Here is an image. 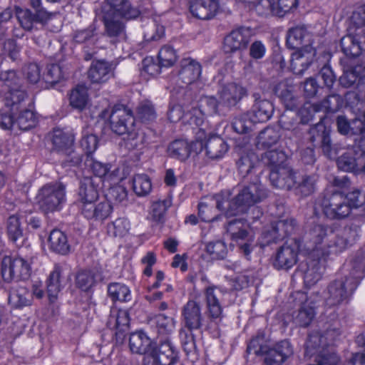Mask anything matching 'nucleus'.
I'll return each mask as SVG.
<instances>
[{
	"instance_id": "obj_45",
	"label": "nucleus",
	"mask_w": 365,
	"mask_h": 365,
	"mask_svg": "<svg viewBox=\"0 0 365 365\" xmlns=\"http://www.w3.org/2000/svg\"><path fill=\"white\" fill-rule=\"evenodd\" d=\"M287 155L279 149L269 150L262 155V163L272 169L279 168V167L288 166L286 164Z\"/></svg>"
},
{
	"instance_id": "obj_22",
	"label": "nucleus",
	"mask_w": 365,
	"mask_h": 365,
	"mask_svg": "<svg viewBox=\"0 0 365 365\" xmlns=\"http://www.w3.org/2000/svg\"><path fill=\"white\" fill-rule=\"evenodd\" d=\"M316 49L309 43L292 54L290 68L296 75L302 76L313 63Z\"/></svg>"
},
{
	"instance_id": "obj_61",
	"label": "nucleus",
	"mask_w": 365,
	"mask_h": 365,
	"mask_svg": "<svg viewBox=\"0 0 365 365\" xmlns=\"http://www.w3.org/2000/svg\"><path fill=\"white\" fill-rule=\"evenodd\" d=\"M137 116L143 123L153 121L156 118L153 106L150 102L141 103L137 109Z\"/></svg>"
},
{
	"instance_id": "obj_32",
	"label": "nucleus",
	"mask_w": 365,
	"mask_h": 365,
	"mask_svg": "<svg viewBox=\"0 0 365 365\" xmlns=\"http://www.w3.org/2000/svg\"><path fill=\"white\" fill-rule=\"evenodd\" d=\"M107 324L110 329H115V335L117 338H123V333L129 328L130 317L128 312L123 309L111 311Z\"/></svg>"
},
{
	"instance_id": "obj_25",
	"label": "nucleus",
	"mask_w": 365,
	"mask_h": 365,
	"mask_svg": "<svg viewBox=\"0 0 365 365\" xmlns=\"http://www.w3.org/2000/svg\"><path fill=\"white\" fill-rule=\"evenodd\" d=\"M254 103L251 110L248 112L254 121L257 123H265L269 120L274 113L272 103L265 98H262L259 93L252 94Z\"/></svg>"
},
{
	"instance_id": "obj_56",
	"label": "nucleus",
	"mask_w": 365,
	"mask_h": 365,
	"mask_svg": "<svg viewBox=\"0 0 365 365\" xmlns=\"http://www.w3.org/2000/svg\"><path fill=\"white\" fill-rule=\"evenodd\" d=\"M251 11H255L259 16H274V4L271 0H252L247 2Z\"/></svg>"
},
{
	"instance_id": "obj_9",
	"label": "nucleus",
	"mask_w": 365,
	"mask_h": 365,
	"mask_svg": "<svg viewBox=\"0 0 365 365\" xmlns=\"http://www.w3.org/2000/svg\"><path fill=\"white\" fill-rule=\"evenodd\" d=\"M321 205L324 215L331 220H341L351 214L344 194L333 187L325 190Z\"/></svg>"
},
{
	"instance_id": "obj_38",
	"label": "nucleus",
	"mask_w": 365,
	"mask_h": 365,
	"mask_svg": "<svg viewBox=\"0 0 365 365\" xmlns=\"http://www.w3.org/2000/svg\"><path fill=\"white\" fill-rule=\"evenodd\" d=\"M204 148L206 155L211 160H219L224 157L229 147L223 138L218 135L210 136Z\"/></svg>"
},
{
	"instance_id": "obj_3",
	"label": "nucleus",
	"mask_w": 365,
	"mask_h": 365,
	"mask_svg": "<svg viewBox=\"0 0 365 365\" xmlns=\"http://www.w3.org/2000/svg\"><path fill=\"white\" fill-rule=\"evenodd\" d=\"M266 197L265 188L255 176L252 182L239 187L237 194L232 200L229 190L222 191L217 195L216 207L225 217H230L247 212L251 207Z\"/></svg>"
},
{
	"instance_id": "obj_62",
	"label": "nucleus",
	"mask_w": 365,
	"mask_h": 365,
	"mask_svg": "<svg viewBox=\"0 0 365 365\" xmlns=\"http://www.w3.org/2000/svg\"><path fill=\"white\" fill-rule=\"evenodd\" d=\"M274 4V16L283 17L286 14L297 9L298 0H277Z\"/></svg>"
},
{
	"instance_id": "obj_19",
	"label": "nucleus",
	"mask_w": 365,
	"mask_h": 365,
	"mask_svg": "<svg viewBox=\"0 0 365 365\" xmlns=\"http://www.w3.org/2000/svg\"><path fill=\"white\" fill-rule=\"evenodd\" d=\"M102 13H109L113 17L125 20L134 19L140 14V10L133 6L128 0H105Z\"/></svg>"
},
{
	"instance_id": "obj_36",
	"label": "nucleus",
	"mask_w": 365,
	"mask_h": 365,
	"mask_svg": "<svg viewBox=\"0 0 365 365\" xmlns=\"http://www.w3.org/2000/svg\"><path fill=\"white\" fill-rule=\"evenodd\" d=\"M154 344L143 331H136L130 335L129 347L134 354H146L153 349Z\"/></svg>"
},
{
	"instance_id": "obj_49",
	"label": "nucleus",
	"mask_w": 365,
	"mask_h": 365,
	"mask_svg": "<svg viewBox=\"0 0 365 365\" xmlns=\"http://www.w3.org/2000/svg\"><path fill=\"white\" fill-rule=\"evenodd\" d=\"M108 295L112 301L123 302L131 300V292L128 286L119 282H112L108 285Z\"/></svg>"
},
{
	"instance_id": "obj_40",
	"label": "nucleus",
	"mask_w": 365,
	"mask_h": 365,
	"mask_svg": "<svg viewBox=\"0 0 365 365\" xmlns=\"http://www.w3.org/2000/svg\"><path fill=\"white\" fill-rule=\"evenodd\" d=\"M153 351H155L161 365H174L178 360V352L168 340L162 342L158 347H155L154 344Z\"/></svg>"
},
{
	"instance_id": "obj_24",
	"label": "nucleus",
	"mask_w": 365,
	"mask_h": 365,
	"mask_svg": "<svg viewBox=\"0 0 365 365\" xmlns=\"http://www.w3.org/2000/svg\"><path fill=\"white\" fill-rule=\"evenodd\" d=\"M297 173L289 166L272 169L269 173V180L276 188L290 190L297 183Z\"/></svg>"
},
{
	"instance_id": "obj_39",
	"label": "nucleus",
	"mask_w": 365,
	"mask_h": 365,
	"mask_svg": "<svg viewBox=\"0 0 365 365\" xmlns=\"http://www.w3.org/2000/svg\"><path fill=\"white\" fill-rule=\"evenodd\" d=\"M48 246L52 252L61 255H68L71 251L67 236L64 232L57 229H54L50 232Z\"/></svg>"
},
{
	"instance_id": "obj_44",
	"label": "nucleus",
	"mask_w": 365,
	"mask_h": 365,
	"mask_svg": "<svg viewBox=\"0 0 365 365\" xmlns=\"http://www.w3.org/2000/svg\"><path fill=\"white\" fill-rule=\"evenodd\" d=\"M74 138L67 131L57 128L53 130L52 143L53 148L58 153H64L73 147Z\"/></svg>"
},
{
	"instance_id": "obj_63",
	"label": "nucleus",
	"mask_w": 365,
	"mask_h": 365,
	"mask_svg": "<svg viewBox=\"0 0 365 365\" xmlns=\"http://www.w3.org/2000/svg\"><path fill=\"white\" fill-rule=\"evenodd\" d=\"M64 76V73L59 64L52 63L47 66L46 73L43 76V80L51 84L59 82Z\"/></svg>"
},
{
	"instance_id": "obj_51",
	"label": "nucleus",
	"mask_w": 365,
	"mask_h": 365,
	"mask_svg": "<svg viewBox=\"0 0 365 365\" xmlns=\"http://www.w3.org/2000/svg\"><path fill=\"white\" fill-rule=\"evenodd\" d=\"M257 123L249 113L235 117L232 123L234 130L240 134L248 133L252 131Z\"/></svg>"
},
{
	"instance_id": "obj_12",
	"label": "nucleus",
	"mask_w": 365,
	"mask_h": 365,
	"mask_svg": "<svg viewBox=\"0 0 365 365\" xmlns=\"http://www.w3.org/2000/svg\"><path fill=\"white\" fill-rule=\"evenodd\" d=\"M302 250L308 255L306 261V268L303 269L304 281L307 286L315 284L322 277L324 264L329 256H316L313 251L307 249L304 242V235L302 237Z\"/></svg>"
},
{
	"instance_id": "obj_6",
	"label": "nucleus",
	"mask_w": 365,
	"mask_h": 365,
	"mask_svg": "<svg viewBox=\"0 0 365 365\" xmlns=\"http://www.w3.org/2000/svg\"><path fill=\"white\" fill-rule=\"evenodd\" d=\"M35 257L32 253L24 255L20 250L16 257L5 256L1 261V276L4 282L26 280L32 272L31 264Z\"/></svg>"
},
{
	"instance_id": "obj_43",
	"label": "nucleus",
	"mask_w": 365,
	"mask_h": 365,
	"mask_svg": "<svg viewBox=\"0 0 365 365\" xmlns=\"http://www.w3.org/2000/svg\"><path fill=\"white\" fill-rule=\"evenodd\" d=\"M309 37V34L304 26H297L288 30L286 43L289 48L300 49Z\"/></svg>"
},
{
	"instance_id": "obj_53",
	"label": "nucleus",
	"mask_w": 365,
	"mask_h": 365,
	"mask_svg": "<svg viewBox=\"0 0 365 365\" xmlns=\"http://www.w3.org/2000/svg\"><path fill=\"white\" fill-rule=\"evenodd\" d=\"M133 189L138 196L147 195L152 189L150 179L147 175L137 174L133 178Z\"/></svg>"
},
{
	"instance_id": "obj_41",
	"label": "nucleus",
	"mask_w": 365,
	"mask_h": 365,
	"mask_svg": "<svg viewBox=\"0 0 365 365\" xmlns=\"http://www.w3.org/2000/svg\"><path fill=\"white\" fill-rule=\"evenodd\" d=\"M340 45L342 52L349 58L359 56L365 47L362 46L359 35H347L341 38Z\"/></svg>"
},
{
	"instance_id": "obj_21",
	"label": "nucleus",
	"mask_w": 365,
	"mask_h": 365,
	"mask_svg": "<svg viewBox=\"0 0 365 365\" xmlns=\"http://www.w3.org/2000/svg\"><path fill=\"white\" fill-rule=\"evenodd\" d=\"M202 151L200 142H188L178 139L170 143L168 148V155L180 162H185L192 153L198 154Z\"/></svg>"
},
{
	"instance_id": "obj_60",
	"label": "nucleus",
	"mask_w": 365,
	"mask_h": 365,
	"mask_svg": "<svg viewBox=\"0 0 365 365\" xmlns=\"http://www.w3.org/2000/svg\"><path fill=\"white\" fill-rule=\"evenodd\" d=\"M80 145L87 156L93 154L98 148V138L96 135L89 134L88 131L82 132Z\"/></svg>"
},
{
	"instance_id": "obj_1",
	"label": "nucleus",
	"mask_w": 365,
	"mask_h": 365,
	"mask_svg": "<svg viewBox=\"0 0 365 365\" xmlns=\"http://www.w3.org/2000/svg\"><path fill=\"white\" fill-rule=\"evenodd\" d=\"M228 292L225 287L211 284L203 289L205 312H202L200 302L189 299L181 308V324L190 330L202 331L218 325L224 319L223 296Z\"/></svg>"
},
{
	"instance_id": "obj_2",
	"label": "nucleus",
	"mask_w": 365,
	"mask_h": 365,
	"mask_svg": "<svg viewBox=\"0 0 365 365\" xmlns=\"http://www.w3.org/2000/svg\"><path fill=\"white\" fill-rule=\"evenodd\" d=\"M361 227L351 223L336 230L334 226L317 223L309 226L304 232L306 247L316 256L336 255L353 245L360 237Z\"/></svg>"
},
{
	"instance_id": "obj_59",
	"label": "nucleus",
	"mask_w": 365,
	"mask_h": 365,
	"mask_svg": "<svg viewBox=\"0 0 365 365\" xmlns=\"http://www.w3.org/2000/svg\"><path fill=\"white\" fill-rule=\"evenodd\" d=\"M158 60L161 66H172L177 61L176 52L172 46H164L158 52Z\"/></svg>"
},
{
	"instance_id": "obj_8",
	"label": "nucleus",
	"mask_w": 365,
	"mask_h": 365,
	"mask_svg": "<svg viewBox=\"0 0 365 365\" xmlns=\"http://www.w3.org/2000/svg\"><path fill=\"white\" fill-rule=\"evenodd\" d=\"M27 97L21 85V80L14 70L2 71L0 73V99L7 107L14 108L21 104Z\"/></svg>"
},
{
	"instance_id": "obj_15",
	"label": "nucleus",
	"mask_w": 365,
	"mask_h": 365,
	"mask_svg": "<svg viewBox=\"0 0 365 365\" xmlns=\"http://www.w3.org/2000/svg\"><path fill=\"white\" fill-rule=\"evenodd\" d=\"M299 252L304 254L302 250V239L294 240L290 243L286 242L278 249L273 263L274 267L277 269H290L297 263Z\"/></svg>"
},
{
	"instance_id": "obj_52",
	"label": "nucleus",
	"mask_w": 365,
	"mask_h": 365,
	"mask_svg": "<svg viewBox=\"0 0 365 365\" xmlns=\"http://www.w3.org/2000/svg\"><path fill=\"white\" fill-rule=\"evenodd\" d=\"M279 130L267 127L262 130L258 135V144L262 148H270L277 144L280 138Z\"/></svg>"
},
{
	"instance_id": "obj_18",
	"label": "nucleus",
	"mask_w": 365,
	"mask_h": 365,
	"mask_svg": "<svg viewBox=\"0 0 365 365\" xmlns=\"http://www.w3.org/2000/svg\"><path fill=\"white\" fill-rule=\"evenodd\" d=\"M310 141L314 146L319 145L324 154L329 158H335L336 149L330 138V130L320 120L310 128Z\"/></svg>"
},
{
	"instance_id": "obj_11",
	"label": "nucleus",
	"mask_w": 365,
	"mask_h": 365,
	"mask_svg": "<svg viewBox=\"0 0 365 365\" xmlns=\"http://www.w3.org/2000/svg\"><path fill=\"white\" fill-rule=\"evenodd\" d=\"M312 296L308 297L304 292H297L294 294L296 305L299 306L297 312L293 315L294 322L302 327H308L315 317L316 299Z\"/></svg>"
},
{
	"instance_id": "obj_30",
	"label": "nucleus",
	"mask_w": 365,
	"mask_h": 365,
	"mask_svg": "<svg viewBox=\"0 0 365 365\" xmlns=\"http://www.w3.org/2000/svg\"><path fill=\"white\" fill-rule=\"evenodd\" d=\"M294 86L292 81L285 79L277 83L274 88V93L279 98L287 110L298 108V98L294 95Z\"/></svg>"
},
{
	"instance_id": "obj_35",
	"label": "nucleus",
	"mask_w": 365,
	"mask_h": 365,
	"mask_svg": "<svg viewBox=\"0 0 365 365\" xmlns=\"http://www.w3.org/2000/svg\"><path fill=\"white\" fill-rule=\"evenodd\" d=\"M104 34L110 38H123L125 34V24L123 19L113 17L109 13L103 14Z\"/></svg>"
},
{
	"instance_id": "obj_31",
	"label": "nucleus",
	"mask_w": 365,
	"mask_h": 365,
	"mask_svg": "<svg viewBox=\"0 0 365 365\" xmlns=\"http://www.w3.org/2000/svg\"><path fill=\"white\" fill-rule=\"evenodd\" d=\"M202 73V66L195 59L183 58L180 62L178 78L184 84L189 85L196 81Z\"/></svg>"
},
{
	"instance_id": "obj_4",
	"label": "nucleus",
	"mask_w": 365,
	"mask_h": 365,
	"mask_svg": "<svg viewBox=\"0 0 365 365\" xmlns=\"http://www.w3.org/2000/svg\"><path fill=\"white\" fill-rule=\"evenodd\" d=\"M361 279L359 268L353 267L349 275L331 282L324 294L325 306L331 308L347 303Z\"/></svg>"
},
{
	"instance_id": "obj_46",
	"label": "nucleus",
	"mask_w": 365,
	"mask_h": 365,
	"mask_svg": "<svg viewBox=\"0 0 365 365\" xmlns=\"http://www.w3.org/2000/svg\"><path fill=\"white\" fill-rule=\"evenodd\" d=\"M199 108L207 115H223L225 108L220 101L214 96H202L199 101Z\"/></svg>"
},
{
	"instance_id": "obj_5",
	"label": "nucleus",
	"mask_w": 365,
	"mask_h": 365,
	"mask_svg": "<svg viewBox=\"0 0 365 365\" xmlns=\"http://www.w3.org/2000/svg\"><path fill=\"white\" fill-rule=\"evenodd\" d=\"M110 126L117 135H126L133 148L143 143V136L135 128V118L130 109L123 106H115L110 115Z\"/></svg>"
},
{
	"instance_id": "obj_7",
	"label": "nucleus",
	"mask_w": 365,
	"mask_h": 365,
	"mask_svg": "<svg viewBox=\"0 0 365 365\" xmlns=\"http://www.w3.org/2000/svg\"><path fill=\"white\" fill-rule=\"evenodd\" d=\"M66 187L61 182H51L43 185L36 195V203L44 213L59 211L66 202Z\"/></svg>"
},
{
	"instance_id": "obj_17",
	"label": "nucleus",
	"mask_w": 365,
	"mask_h": 365,
	"mask_svg": "<svg viewBox=\"0 0 365 365\" xmlns=\"http://www.w3.org/2000/svg\"><path fill=\"white\" fill-rule=\"evenodd\" d=\"M297 223L292 218L279 220L272 222L269 227L262 232V237L267 245L276 243L292 235L295 230Z\"/></svg>"
},
{
	"instance_id": "obj_47",
	"label": "nucleus",
	"mask_w": 365,
	"mask_h": 365,
	"mask_svg": "<svg viewBox=\"0 0 365 365\" xmlns=\"http://www.w3.org/2000/svg\"><path fill=\"white\" fill-rule=\"evenodd\" d=\"M248 224L243 218H235L228 221L225 228L234 240H244L247 236Z\"/></svg>"
},
{
	"instance_id": "obj_26",
	"label": "nucleus",
	"mask_w": 365,
	"mask_h": 365,
	"mask_svg": "<svg viewBox=\"0 0 365 365\" xmlns=\"http://www.w3.org/2000/svg\"><path fill=\"white\" fill-rule=\"evenodd\" d=\"M250 41V35L247 29L240 28L233 30L224 39L223 50L227 53L245 49Z\"/></svg>"
},
{
	"instance_id": "obj_37",
	"label": "nucleus",
	"mask_w": 365,
	"mask_h": 365,
	"mask_svg": "<svg viewBox=\"0 0 365 365\" xmlns=\"http://www.w3.org/2000/svg\"><path fill=\"white\" fill-rule=\"evenodd\" d=\"M88 207L83 208L81 214L88 220H104L110 216L113 207L108 200L98 204H89Z\"/></svg>"
},
{
	"instance_id": "obj_29",
	"label": "nucleus",
	"mask_w": 365,
	"mask_h": 365,
	"mask_svg": "<svg viewBox=\"0 0 365 365\" xmlns=\"http://www.w3.org/2000/svg\"><path fill=\"white\" fill-rule=\"evenodd\" d=\"M293 354L288 340H282L269 349L264 358L265 365H282Z\"/></svg>"
},
{
	"instance_id": "obj_33",
	"label": "nucleus",
	"mask_w": 365,
	"mask_h": 365,
	"mask_svg": "<svg viewBox=\"0 0 365 365\" xmlns=\"http://www.w3.org/2000/svg\"><path fill=\"white\" fill-rule=\"evenodd\" d=\"M8 301L10 306L16 309H21L33 304L30 289L23 286L13 287L9 292Z\"/></svg>"
},
{
	"instance_id": "obj_16",
	"label": "nucleus",
	"mask_w": 365,
	"mask_h": 365,
	"mask_svg": "<svg viewBox=\"0 0 365 365\" xmlns=\"http://www.w3.org/2000/svg\"><path fill=\"white\" fill-rule=\"evenodd\" d=\"M16 16L20 26L27 31L38 29L37 25L43 26L51 18L52 14L44 9H37L32 12L29 9L16 8Z\"/></svg>"
},
{
	"instance_id": "obj_13",
	"label": "nucleus",
	"mask_w": 365,
	"mask_h": 365,
	"mask_svg": "<svg viewBox=\"0 0 365 365\" xmlns=\"http://www.w3.org/2000/svg\"><path fill=\"white\" fill-rule=\"evenodd\" d=\"M70 277V272L66 264H56L46 279V291L49 302L53 303L58 293L65 287Z\"/></svg>"
},
{
	"instance_id": "obj_58",
	"label": "nucleus",
	"mask_w": 365,
	"mask_h": 365,
	"mask_svg": "<svg viewBox=\"0 0 365 365\" xmlns=\"http://www.w3.org/2000/svg\"><path fill=\"white\" fill-rule=\"evenodd\" d=\"M16 123L20 130H29L36 123V115L32 110L26 109L20 113L16 119Z\"/></svg>"
},
{
	"instance_id": "obj_28",
	"label": "nucleus",
	"mask_w": 365,
	"mask_h": 365,
	"mask_svg": "<svg viewBox=\"0 0 365 365\" xmlns=\"http://www.w3.org/2000/svg\"><path fill=\"white\" fill-rule=\"evenodd\" d=\"M219 9V0H192L190 3V13L195 18L202 20L212 19Z\"/></svg>"
},
{
	"instance_id": "obj_27",
	"label": "nucleus",
	"mask_w": 365,
	"mask_h": 365,
	"mask_svg": "<svg viewBox=\"0 0 365 365\" xmlns=\"http://www.w3.org/2000/svg\"><path fill=\"white\" fill-rule=\"evenodd\" d=\"M6 235L9 240L17 247H25L26 250H29L30 245L21 225L20 219L17 215H11L7 219Z\"/></svg>"
},
{
	"instance_id": "obj_23",
	"label": "nucleus",
	"mask_w": 365,
	"mask_h": 365,
	"mask_svg": "<svg viewBox=\"0 0 365 365\" xmlns=\"http://www.w3.org/2000/svg\"><path fill=\"white\" fill-rule=\"evenodd\" d=\"M98 198V185L93 178L85 177L81 182L77 194V204L81 212L89 204H93Z\"/></svg>"
},
{
	"instance_id": "obj_10",
	"label": "nucleus",
	"mask_w": 365,
	"mask_h": 365,
	"mask_svg": "<svg viewBox=\"0 0 365 365\" xmlns=\"http://www.w3.org/2000/svg\"><path fill=\"white\" fill-rule=\"evenodd\" d=\"M332 330H327L324 334L319 331H312L309 336L305 344V356L314 357V363L307 365H326L334 357L327 354L326 348L329 344L328 338L332 336Z\"/></svg>"
},
{
	"instance_id": "obj_50",
	"label": "nucleus",
	"mask_w": 365,
	"mask_h": 365,
	"mask_svg": "<svg viewBox=\"0 0 365 365\" xmlns=\"http://www.w3.org/2000/svg\"><path fill=\"white\" fill-rule=\"evenodd\" d=\"M279 126L287 130H292L295 134L299 133L300 123L298 121V115L293 110H287L284 111L278 120Z\"/></svg>"
},
{
	"instance_id": "obj_54",
	"label": "nucleus",
	"mask_w": 365,
	"mask_h": 365,
	"mask_svg": "<svg viewBox=\"0 0 365 365\" xmlns=\"http://www.w3.org/2000/svg\"><path fill=\"white\" fill-rule=\"evenodd\" d=\"M96 283V274L93 270H81L76 276V285L82 291L89 290Z\"/></svg>"
},
{
	"instance_id": "obj_14",
	"label": "nucleus",
	"mask_w": 365,
	"mask_h": 365,
	"mask_svg": "<svg viewBox=\"0 0 365 365\" xmlns=\"http://www.w3.org/2000/svg\"><path fill=\"white\" fill-rule=\"evenodd\" d=\"M346 107L355 114L351 121V132L354 135L365 133V103L357 93L348 92L345 96Z\"/></svg>"
},
{
	"instance_id": "obj_55",
	"label": "nucleus",
	"mask_w": 365,
	"mask_h": 365,
	"mask_svg": "<svg viewBox=\"0 0 365 365\" xmlns=\"http://www.w3.org/2000/svg\"><path fill=\"white\" fill-rule=\"evenodd\" d=\"M88 96L86 89L83 86H77L72 90L70 95V105L76 109L83 110L88 102Z\"/></svg>"
},
{
	"instance_id": "obj_64",
	"label": "nucleus",
	"mask_w": 365,
	"mask_h": 365,
	"mask_svg": "<svg viewBox=\"0 0 365 365\" xmlns=\"http://www.w3.org/2000/svg\"><path fill=\"white\" fill-rule=\"evenodd\" d=\"M347 205H349L350 211L352 209H356L364 207L365 210V192L359 190H354L344 195Z\"/></svg>"
},
{
	"instance_id": "obj_57",
	"label": "nucleus",
	"mask_w": 365,
	"mask_h": 365,
	"mask_svg": "<svg viewBox=\"0 0 365 365\" xmlns=\"http://www.w3.org/2000/svg\"><path fill=\"white\" fill-rule=\"evenodd\" d=\"M343 98L340 95L331 94L324 99L319 104L321 110L326 113H335L343 106Z\"/></svg>"
},
{
	"instance_id": "obj_20",
	"label": "nucleus",
	"mask_w": 365,
	"mask_h": 365,
	"mask_svg": "<svg viewBox=\"0 0 365 365\" xmlns=\"http://www.w3.org/2000/svg\"><path fill=\"white\" fill-rule=\"evenodd\" d=\"M246 94L247 90L235 83L220 84L217 91V96L225 109L235 106Z\"/></svg>"
},
{
	"instance_id": "obj_42",
	"label": "nucleus",
	"mask_w": 365,
	"mask_h": 365,
	"mask_svg": "<svg viewBox=\"0 0 365 365\" xmlns=\"http://www.w3.org/2000/svg\"><path fill=\"white\" fill-rule=\"evenodd\" d=\"M259 163L257 155L252 151L242 153L236 162L240 175L245 178L252 175Z\"/></svg>"
},
{
	"instance_id": "obj_34",
	"label": "nucleus",
	"mask_w": 365,
	"mask_h": 365,
	"mask_svg": "<svg viewBox=\"0 0 365 365\" xmlns=\"http://www.w3.org/2000/svg\"><path fill=\"white\" fill-rule=\"evenodd\" d=\"M111 76V65L106 61H93L88 71V78L93 83H105Z\"/></svg>"
},
{
	"instance_id": "obj_48",
	"label": "nucleus",
	"mask_w": 365,
	"mask_h": 365,
	"mask_svg": "<svg viewBox=\"0 0 365 365\" xmlns=\"http://www.w3.org/2000/svg\"><path fill=\"white\" fill-rule=\"evenodd\" d=\"M317 181L318 176L315 174L304 175L299 180H297V183L292 188L302 196L307 197L316 191Z\"/></svg>"
}]
</instances>
